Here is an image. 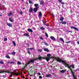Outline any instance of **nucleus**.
I'll use <instances>...</instances> for the list:
<instances>
[{
    "label": "nucleus",
    "mask_w": 79,
    "mask_h": 79,
    "mask_svg": "<svg viewBox=\"0 0 79 79\" xmlns=\"http://www.w3.org/2000/svg\"><path fill=\"white\" fill-rule=\"evenodd\" d=\"M54 59L55 60H56L57 61H59L60 63H63L64 64V65L66 67H68V68L69 69H71V67L73 69H74V65H70L69 66V64L67 63L66 62H65L64 60H61V59L59 58H56L55 57L54 58Z\"/></svg>",
    "instance_id": "nucleus-1"
},
{
    "label": "nucleus",
    "mask_w": 79,
    "mask_h": 79,
    "mask_svg": "<svg viewBox=\"0 0 79 79\" xmlns=\"http://www.w3.org/2000/svg\"><path fill=\"white\" fill-rule=\"evenodd\" d=\"M38 8H39V7H35L33 9V11L34 13H36L37 11V10H38Z\"/></svg>",
    "instance_id": "nucleus-2"
},
{
    "label": "nucleus",
    "mask_w": 79,
    "mask_h": 79,
    "mask_svg": "<svg viewBox=\"0 0 79 79\" xmlns=\"http://www.w3.org/2000/svg\"><path fill=\"white\" fill-rule=\"evenodd\" d=\"M29 13H32L33 12V9L32 7H31L29 9Z\"/></svg>",
    "instance_id": "nucleus-3"
},
{
    "label": "nucleus",
    "mask_w": 79,
    "mask_h": 79,
    "mask_svg": "<svg viewBox=\"0 0 79 79\" xmlns=\"http://www.w3.org/2000/svg\"><path fill=\"white\" fill-rule=\"evenodd\" d=\"M38 17L40 18L42 17V13L41 12H39L38 13Z\"/></svg>",
    "instance_id": "nucleus-4"
},
{
    "label": "nucleus",
    "mask_w": 79,
    "mask_h": 79,
    "mask_svg": "<svg viewBox=\"0 0 79 79\" xmlns=\"http://www.w3.org/2000/svg\"><path fill=\"white\" fill-rule=\"evenodd\" d=\"M50 38L53 41H56V39H55L54 37L51 36Z\"/></svg>",
    "instance_id": "nucleus-5"
},
{
    "label": "nucleus",
    "mask_w": 79,
    "mask_h": 79,
    "mask_svg": "<svg viewBox=\"0 0 79 79\" xmlns=\"http://www.w3.org/2000/svg\"><path fill=\"white\" fill-rule=\"evenodd\" d=\"M59 23H61L62 24H66L67 22L66 21H62L61 22H60Z\"/></svg>",
    "instance_id": "nucleus-6"
},
{
    "label": "nucleus",
    "mask_w": 79,
    "mask_h": 79,
    "mask_svg": "<svg viewBox=\"0 0 79 79\" xmlns=\"http://www.w3.org/2000/svg\"><path fill=\"white\" fill-rule=\"evenodd\" d=\"M3 73H10V71L6 70H5L3 71Z\"/></svg>",
    "instance_id": "nucleus-7"
},
{
    "label": "nucleus",
    "mask_w": 79,
    "mask_h": 79,
    "mask_svg": "<svg viewBox=\"0 0 79 79\" xmlns=\"http://www.w3.org/2000/svg\"><path fill=\"white\" fill-rule=\"evenodd\" d=\"M7 26H8L9 27H12V24L10 23H7Z\"/></svg>",
    "instance_id": "nucleus-8"
},
{
    "label": "nucleus",
    "mask_w": 79,
    "mask_h": 79,
    "mask_svg": "<svg viewBox=\"0 0 79 79\" xmlns=\"http://www.w3.org/2000/svg\"><path fill=\"white\" fill-rule=\"evenodd\" d=\"M52 76V74H48L47 75H46L45 76V77H50V76Z\"/></svg>",
    "instance_id": "nucleus-9"
},
{
    "label": "nucleus",
    "mask_w": 79,
    "mask_h": 79,
    "mask_svg": "<svg viewBox=\"0 0 79 79\" xmlns=\"http://www.w3.org/2000/svg\"><path fill=\"white\" fill-rule=\"evenodd\" d=\"M71 28H72V29H75V30H76V31L79 30H78V29L74 27H71Z\"/></svg>",
    "instance_id": "nucleus-10"
},
{
    "label": "nucleus",
    "mask_w": 79,
    "mask_h": 79,
    "mask_svg": "<svg viewBox=\"0 0 79 79\" xmlns=\"http://www.w3.org/2000/svg\"><path fill=\"white\" fill-rule=\"evenodd\" d=\"M44 59V58L42 57L41 56H40V55H39L38 56V60H40L41 59Z\"/></svg>",
    "instance_id": "nucleus-11"
},
{
    "label": "nucleus",
    "mask_w": 79,
    "mask_h": 79,
    "mask_svg": "<svg viewBox=\"0 0 79 79\" xmlns=\"http://www.w3.org/2000/svg\"><path fill=\"white\" fill-rule=\"evenodd\" d=\"M36 60V59H34L33 60H30V63H34L35 60Z\"/></svg>",
    "instance_id": "nucleus-12"
},
{
    "label": "nucleus",
    "mask_w": 79,
    "mask_h": 79,
    "mask_svg": "<svg viewBox=\"0 0 79 79\" xmlns=\"http://www.w3.org/2000/svg\"><path fill=\"white\" fill-rule=\"evenodd\" d=\"M51 58V57H47L45 58V59L46 60V61H48L50 60V59Z\"/></svg>",
    "instance_id": "nucleus-13"
},
{
    "label": "nucleus",
    "mask_w": 79,
    "mask_h": 79,
    "mask_svg": "<svg viewBox=\"0 0 79 79\" xmlns=\"http://www.w3.org/2000/svg\"><path fill=\"white\" fill-rule=\"evenodd\" d=\"M24 36H26L27 37H29V35L28 33H25L24 34Z\"/></svg>",
    "instance_id": "nucleus-14"
},
{
    "label": "nucleus",
    "mask_w": 79,
    "mask_h": 79,
    "mask_svg": "<svg viewBox=\"0 0 79 79\" xmlns=\"http://www.w3.org/2000/svg\"><path fill=\"white\" fill-rule=\"evenodd\" d=\"M27 31L28 32H33V31H32V30L30 28L28 29Z\"/></svg>",
    "instance_id": "nucleus-15"
},
{
    "label": "nucleus",
    "mask_w": 79,
    "mask_h": 79,
    "mask_svg": "<svg viewBox=\"0 0 79 79\" xmlns=\"http://www.w3.org/2000/svg\"><path fill=\"white\" fill-rule=\"evenodd\" d=\"M44 50L45 52H49V50L48 49V48H44Z\"/></svg>",
    "instance_id": "nucleus-16"
},
{
    "label": "nucleus",
    "mask_w": 79,
    "mask_h": 79,
    "mask_svg": "<svg viewBox=\"0 0 79 79\" xmlns=\"http://www.w3.org/2000/svg\"><path fill=\"white\" fill-rule=\"evenodd\" d=\"M60 21H63V20H64V17H61L60 18Z\"/></svg>",
    "instance_id": "nucleus-17"
},
{
    "label": "nucleus",
    "mask_w": 79,
    "mask_h": 79,
    "mask_svg": "<svg viewBox=\"0 0 79 79\" xmlns=\"http://www.w3.org/2000/svg\"><path fill=\"white\" fill-rule=\"evenodd\" d=\"M40 5H44V2L43 1H41L40 2Z\"/></svg>",
    "instance_id": "nucleus-18"
},
{
    "label": "nucleus",
    "mask_w": 79,
    "mask_h": 79,
    "mask_svg": "<svg viewBox=\"0 0 79 79\" xmlns=\"http://www.w3.org/2000/svg\"><path fill=\"white\" fill-rule=\"evenodd\" d=\"M60 41H61L62 42H63V43H64V40H63V39L62 38H60Z\"/></svg>",
    "instance_id": "nucleus-19"
},
{
    "label": "nucleus",
    "mask_w": 79,
    "mask_h": 79,
    "mask_svg": "<svg viewBox=\"0 0 79 79\" xmlns=\"http://www.w3.org/2000/svg\"><path fill=\"white\" fill-rule=\"evenodd\" d=\"M66 70H62L60 71V73H64V72H66Z\"/></svg>",
    "instance_id": "nucleus-20"
},
{
    "label": "nucleus",
    "mask_w": 79,
    "mask_h": 79,
    "mask_svg": "<svg viewBox=\"0 0 79 79\" xmlns=\"http://www.w3.org/2000/svg\"><path fill=\"white\" fill-rule=\"evenodd\" d=\"M12 14H13V13H12L11 12H10L9 14H8V16H11V15H12Z\"/></svg>",
    "instance_id": "nucleus-21"
},
{
    "label": "nucleus",
    "mask_w": 79,
    "mask_h": 79,
    "mask_svg": "<svg viewBox=\"0 0 79 79\" xmlns=\"http://www.w3.org/2000/svg\"><path fill=\"white\" fill-rule=\"evenodd\" d=\"M13 74L15 75V76H18V75H19V73H13Z\"/></svg>",
    "instance_id": "nucleus-22"
},
{
    "label": "nucleus",
    "mask_w": 79,
    "mask_h": 79,
    "mask_svg": "<svg viewBox=\"0 0 79 79\" xmlns=\"http://www.w3.org/2000/svg\"><path fill=\"white\" fill-rule=\"evenodd\" d=\"M34 6L36 7H39V4H34Z\"/></svg>",
    "instance_id": "nucleus-23"
},
{
    "label": "nucleus",
    "mask_w": 79,
    "mask_h": 79,
    "mask_svg": "<svg viewBox=\"0 0 79 79\" xmlns=\"http://www.w3.org/2000/svg\"><path fill=\"white\" fill-rule=\"evenodd\" d=\"M40 29H41V30H43V31L45 29L44 27H40Z\"/></svg>",
    "instance_id": "nucleus-24"
},
{
    "label": "nucleus",
    "mask_w": 79,
    "mask_h": 79,
    "mask_svg": "<svg viewBox=\"0 0 79 79\" xmlns=\"http://www.w3.org/2000/svg\"><path fill=\"white\" fill-rule=\"evenodd\" d=\"M48 57L49 58H51V54H49L47 55Z\"/></svg>",
    "instance_id": "nucleus-25"
},
{
    "label": "nucleus",
    "mask_w": 79,
    "mask_h": 79,
    "mask_svg": "<svg viewBox=\"0 0 79 79\" xmlns=\"http://www.w3.org/2000/svg\"><path fill=\"white\" fill-rule=\"evenodd\" d=\"M12 43L13 44L14 47H15L16 44V43H15V41H13Z\"/></svg>",
    "instance_id": "nucleus-26"
},
{
    "label": "nucleus",
    "mask_w": 79,
    "mask_h": 79,
    "mask_svg": "<svg viewBox=\"0 0 79 79\" xmlns=\"http://www.w3.org/2000/svg\"><path fill=\"white\" fill-rule=\"evenodd\" d=\"M17 64H19V65H20L21 64V63L19 61H18L17 62Z\"/></svg>",
    "instance_id": "nucleus-27"
},
{
    "label": "nucleus",
    "mask_w": 79,
    "mask_h": 79,
    "mask_svg": "<svg viewBox=\"0 0 79 79\" xmlns=\"http://www.w3.org/2000/svg\"><path fill=\"white\" fill-rule=\"evenodd\" d=\"M6 56L7 58H8L9 59H10V56L8 55H6Z\"/></svg>",
    "instance_id": "nucleus-28"
},
{
    "label": "nucleus",
    "mask_w": 79,
    "mask_h": 79,
    "mask_svg": "<svg viewBox=\"0 0 79 79\" xmlns=\"http://www.w3.org/2000/svg\"><path fill=\"white\" fill-rule=\"evenodd\" d=\"M9 20L10 22H13V20H12L11 18H9Z\"/></svg>",
    "instance_id": "nucleus-29"
},
{
    "label": "nucleus",
    "mask_w": 79,
    "mask_h": 79,
    "mask_svg": "<svg viewBox=\"0 0 79 79\" xmlns=\"http://www.w3.org/2000/svg\"><path fill=\"white\" fill-rule=\"evenodd\" d=\"M45 34L46 36L47 37H48V34H47V32H45Z\"/></svg>",
    "instance_id": "nucleus-30"
},
{
    "label": "nucleus",
    "mask_w": 79,
    "mask_h": 79,
    "mask_svg": "<svg viewBox=\"0 0 79 79\" xmlns=\"http://www.w3.org/2000/svg\"><path fill=\"white\" fill-rule=\"evenodd\" d=\"M37 51L38 52H41L42 51L41 49H38Z\"/></svg>",
    "instance_id": "nucleus-31"
},
{
    "label": "nucleus",
    "mask_w": 79,
    "mask_h": 79,
    "mask_svg": "<svg viewBox=\"0 0 79 79\" xmlns=\"http://www.w3.org/2000/svg\"><path fill=\"white\" fill-rule=\"evenodd\" d=\"M44 43L45 44V45L46 46H48V44H47V43L45 42H44Z\"/></svg>",
    "instance_id": "nucleus-32"
},
{
    "label": "nucleus",
    "mask_w": 79,
    "mask_h": 79,
    "mask_svg": "<svg viewBox=\"0 0 79 79\" xmlns=\"http://www.w3.org/2000/svg\"><path fill=\"white\" fill-rule=\"evenodd\" d=\"M20 14L21 15H22L23 14V11H20Z\"/></svg>",
    "instance_id": "nucleus-33"
},
{
    "label": "nucleus",
    "mask_w": 79,
    "mask_h": 79,
    "mask_svg": "<svg viewBox=\"0 0 79 79\" xmlns=\"http://www.w3.org/2000/svg\"><path fill=\"white\" fill-rule=\"evenodd\" d=\"M15 54H16V52H12V55H15Z\"/></svg>",
    "instance_id": "nucleus-34"
},
{
    "label": "nucleus",
    "mask_w": 79,
    "mask_h": 79,
    "mask_svg": "<svg viewBox=\"0 0 79 79\" xmlns=\"http://www.w3.org/2000/svg\"><path fill=\"white\" fill-rule=\"evenodd\" d=\"M7 40V38H4V42H5Z\"/></svg>",
    "instance_id": "nucleus-35"
},
{
    "label": "nucleus",
    "mask_w": 79,
    "mask_h": 79,
    "mask_svg": "<svg viewBox=\"0 0 79 79\" xmlns=\"http://www.w3.org/2000/svg\"><path fill=\"white\" fill-rule=\"evenodd\" d=\"M29 2L30 4H32V1L31 0H29Z\"/></svg>",
    "instance_id": "nucleus-36"
},
{
    "label": "nucleus",
    "mask_w": 79,
    "mask_h": 79,
    "mask_svg": "<svg viewBox=\"0 0 79 79\" xmlns=\"http://www.w3.org/2000/svg\"><path fill=\"white\" fill-rule=\"evenodd\" d=\"M26 45H27V47H29V46H30V45L29 44H26Z\"/></svg>",
    "instance_id": "nucleus-37"
},
{
    "label": "nucleus",
    "mask_w": 79,
    "mask_h": 79,
    "mask_svg": "<svg viewBox=\"0 0 79 79\" xmlns=\"http://www.w3.org/2000/svg\"><path fill=\"white\" fill-rule=\"evenodd\" d=\"M0 64H3L4 62L3 61H0Z\"/></svg>",
    "instance_id": "nucleus-38"
},
{
    "label": "nucleus",
    "mask_w": 79,
    "mask_h": 79,
    "mask_svg": "<svg viewBox=\"0 0 79 79\" xmlns=\"http://www.w3.org/2000/svg\"><path fill=\"white\" fill-rule=\"evenodd\" d=\"M62 5H64L65 4V3L64 2H62L60 3Z\"/></svg>",
    "instance_id": "nucleus-39"
},
{
    "label": "nucleus",
    "mask_w": 79,
    "mask_h": 79,
    "mask_svg": "<svg viewBox=\"0 0 79 79\" xmlns=\"http://www.w3.org/2000/svg\"><path fill=\"white\" fill-rule=\"evenodd\" d=\"M73 79H77V77H75V76H73Z\"/></svg>",
    "instance_id": "nucleus-40"
},
{
    "label": "nucleus",
    "mask_w": 79,
    "mask_h": 79,
    "mask_svg": "<svg viewBox=\"0 0 79 79\" xmlns=\"http://www.w3.org/2000/svg\"><path fill=\"white\" fill-rule=\"evenodd\" d=\"M62 0H58V1L59 2H60V3H61L62 2Z\"/></svg>",
    "instance_id": "nucleus-41"
},
{
    "label": "nucleus",
    "mask_w": 79,
    "mask_h": 79,
    "mask_svg": "<svg viewBox=\"0 0 79 79\" xmlns=\"http://www.w3.org/2000/svg\"><path fill=\"white\" fill-rule=\"evenodd\" d=\"M27 52L29 55H31V52H30V51H29V50Z\"/></svg>",
    "instance_id": "nucleus-42"
},
{
    "label": "nucleus",
    "mask_w": 79,
    "mask_h": 79,
    "mask_svg": "<svg viewBox=\"0 0 79 79\" xmlns=\"http://www.w3.org/2000/svg\"><path fill=\"white\" fill-rule=\"evenodd\" d=\"M14 62H10V64H14Z\"/></svg>",
    "instance_id": "nucleus-43"
},
{
    "label": "nucleus",
    "mask_w": 79,
    "mask_h": 79,
    "mask_svg": "<svg viewBox=\"0 0 79 79\" xmlns=\"http://www.w3.org/2000/svg\"><path fill=\"white\" fill-rule=\"evenodd\" d=\"M72 41H68V42H66V43L67 44H68L70 42H71Z\"/></svg>",
    "instance_id": "nucleus-44"
},
{
    "label": "nucleus",
    "mask_w": 79,
    "mask_h": 79,
    "mask_svg": "<svg viewBox=\"0 0 79 79\" xmlns=\"http://www.w3.org/2000/svg\"><path fill=\"white\" fill-rule=\"evenodd\" d=\"M30 63H31V62H28V63H27L26 64H27V65H28V64H30Z\"/></svg>",
    "instance_id": "nucleus-45"
},
{
    "label": "nucleus",
    "mask_w": 79,
    "mask_h": 79,
    "mask_svg": "<svg viewBox=\"0 0 79 79\" xmlns=\"http://www.w3.org/2000/svg\"><path fill=\"white\" fill-rule=\"evenodd\" d=\"M37 74L38 75H39V76H40V75H41V74L40 73H38Z\"/></svg>",
    "instance_id": "nucleus-46"
},
{
    "label": "nucleus",
    "mask_w": 79,
    "mask_h": 79,
    "mask_svg": "<svg viewBox=\"0 0 79 79\" xmlns=\"http://www.w3.org/2000/svg\"><path fill=\"white\" fill-rule=\"evenodd\" d=\"M69 69H70L71 72V73H73V70H72V69H71V68Z\"/></svg>",
    "instance_id": "nucleus-47"
},
{
    "label": "nucleus",
    "mask_w": 79,
    "mask_h": 79,
    "mask_svg": "<svg viewBox=\"0 0 79 79\" xmlns=\"http://www.w3.org/2000/svg\"><path fill=\"white\" fill-rule=\"evenodd\" d=\"M39 78H40V79H42V77L40 76H39Z\"/></svg>",
    "instance_id": "nucleus-48"
},
{
    "label": "nucleus",
    "mask_w": 79,
    "mask_h": 79,
    "mask_svg": "<svg viewBox=\"0 0 79 79\" xmlns=\"http://www.w3.org/2000/svg\"><path fill=\"white\" fill-rule=\"evenodd\" d=\"M30 49L31 50H33L34 49V48H30Z\"/></svg>",
    "instance_id": "nucleus-49"
},
{
    "label": "nucleus",
    "mask_w": 79,
    "mask_h": 79,
    "mask_svg": "<svg viewBox=\"0 0 79 79\" xmlns=\"http://www.w3.org/2000/svg\"><path fill=\"white\" fill-rule=\"evenodd\" d=\"M68 32H71L72 33V31H68Z\"/></svg>",
    "instance_id": "nucleus-50"
},
{
    "label": "nucleus",
    "mask_w": 79,
    "mask_h": 79,
    "mask_svg": "<svg viewBox=\"0 0 79 79\" xmlns=\"http://www.w3.org/2000/svg\"><path fill=\"white\" fill-rule=\"evenodd\" d=\"M27 64H25V65L24 66V67H25V68H26V67H27Z\"/></svg>",
    "instance_id": "nucleus-51"
},
{
    "label": "nucleus",
    "mask_w": 79,
    "mask_h": 79,
    "mask_svg": "<svg viewBox=\"0 0 79 79\" xmlns=\"http://www.w3.org/2000/svg\"><path fill=\"white\" fill-rule=\"evenodd\" d=\"M50 29H50V28L48 29V30L49 31H50V32H51V30H50Z\"/></svg>",
    "instance_id": "nucleus-52"
},
{
    "label": "nucleus",
    "mask_w": 79,
    "mask_h": 79,
    "mask_svg": "<svg viewBox=\"0 0 79 79\" xmlns=\"http://www.w3.org/2000/svg\"><path fill=\"white\" fill-rule=\"evenodd\" d=\"M33 29L34 30H35V27H33Z\"/></svg>",
    "instance_id": "nucleus-53"
},
{
    "label": "nucleus",
    "mask_w": 79,
    "mask_h": 79,
    "mask_svg": "<svg viewBox=\"0 0 79 79\" xmlns=\"http://www.w3.org/2000/svg\"><path fill=\"white\" fill-rule=\"evenodd\" d=\"M40 39H41L42 40H43V38H42V37H40Z\"/></svg>",
    "instance_id": "nucleus-54"
},
{
    "label": "nucleus",
    "mask_w": 79,
    "mask_h": 79,
    "mask_svg": "<svg viewBox=\"0 0 79 79\" xmlns=\"http://www.w3.org/2000/svg\"><path fill=\"white\" fill-rule=\"evenodd\" d=\"M77 43L78 45H79V41H77Z\"/></svg>",
    "instance_id": "nucleus-55"
},
{
    "label": "nucleus",
    "mask_w": 79,
    "mask_h": 79,
    "mask_svg": "<svg viewBox=\"0 0 79 79\" xmlns=\"http://www.w3.org/2000/svg\"><path fill=\"white\" fill-rule=\"evenodd\" d=\"M45 26H48V24H45Z\"/></svg>",
    "instance_id": "nucleus-56"
},
{
    "label": "nucleus",
    "mask_w": 79,
    "mask_h": 79,
    "mask_svg": "<svg viewBox=\"0 0 79 79\" xmlns=\"http://www.w3.org/2000/svg\"><path fill=\"white\" fill-rule=\"evenodd\" d=\"M43 23H44V24H45V23L44 22V21L43 20Z\"/></svg>",
    "instance_id": "nucleus-57"
},
{
    "label": "nucleus",
    "mask_w": 79,
    "mask_h": 79,
    "mask_svg": "<svg viewBox=\"0 0 79 79\" xmlns=\"http://www.w3.org/2000/svg\"><path fill=\"white\" fill-rule=\"evenodd\" d=\"M8 64H10V62H8Z\"/></svg>",
    "instance_id": "nucleus-58"
},
{
    "label": "nucleus",
    "mask_w": 79,
    "mask_h": 79,
    "mask_svg": "<svg viewBox=\"0 0 79 79\" xmlns=\"http://www.w3.org/2000/svg\"><path fill=\"white\" fill-rule=\"evenodd\" d=\"M28 50H30V48H28Z\"/></svg>",
    "instance_id": "nucleus-59"
},
{
    "label": "nucleus",
    "mask_w": 79,
    "mask_h": 79,
    "mask_svg": "<svg viewBox=\"0 0 79 79\" xmlns=\"http://www.w3.org/2000/svg\"><path fill=\"white\" fill-rule=\"evenodd\" d=\"M25 68H26V67H24L23 69H25Z\"/></svg>",
    "instance_id": "nucleus-60"
},
{
    "label": "nucleus",
    "mask_w": 79,
    "mask_h": 79,
    "mask_svg": "<svg viewBox=\"0 0 79 79\" xmlns=\"http://www.w3.org/2000/svg\"><path fill=\"white\" fill-rule=\"evenodd\" d=\"M24 9H25V8H23V10H24Z\"/></svg>",
    "instance_id": "nucleus-61"
},
{
    "label": "nucleus",
    "mask_w": 79,
    "mask_h": 79,
    "mask_svg": "<svg viewBox=\"0 0 79 79\" xmlns=\"http://www.w3.org/2000/svg\"><path fill=\"white\" fill-rule=\"evenodd\" d=\"M52 16H53V17H54L55 16L53 15H52Z\"/></svg>",
    "instance_id": "nucleus-62"
},
{
    "label": "nucleus",
    "mask_w": 79,
    "mask_h": 79,
    "mask_svg": "<svg viewBox=\"0 0 79 79\" xmlns=\"http://www.w3.org/2000/svg\"><path fill=\"white\" fill-rule=\"evenodd\" d=\"M0 16H2V15L0 14Z\"/></svg>",
    "instance_id": "nucleus-63"
},
{
    "label": "nucleus",
    "mask_w": 79,
    "mask_h": 79,
    "mask_svg": "<svg viewBox=\"0 0 79 79\" xmlns=\"http://www.w3.org/2000/svg\"><path fill=\"white\" fill-rule=\"evenodd\" d=\"M34 35H35V34H34Z\"/></svg>",
    "instance_id": "nucleus-64"
}]
</instances>
